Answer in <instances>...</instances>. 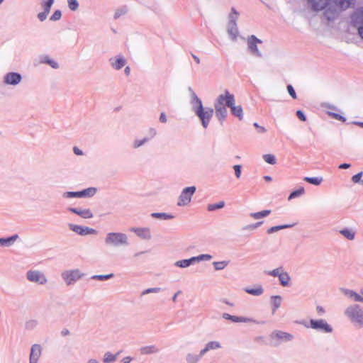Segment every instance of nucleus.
I'll return each instance as SVG.
<instances>
[{"instance_id": "28", "label": "nucleus", "mask_w": 363, "mask_h": 363, "mask_svg": "<svg viewBox=\"0 0 363 363\" xmlns=\"http://www.w3.org/2000/svg\"><path fill=\"white\" fill-rule=\"evenodd\" d=\"M244 291L248 294L256 296H261L264 292V289L261 285H257L255 289L245 288Z\"/></svg>"}, {"instance_id": "15", "label": "nucleus", "mask_w": 363, "mask_h": 363, "mask_svg": "<svg viewBox=\"0 0 363 363\" xmlns=\"http://www.w3.org/2000/svg\"><path fill=\"white\" fill-rule=\"evenodd\" d=\"M22 80L21 74L18 72H9L4 77V83L7 85L16 86Z\"/></svg>"}, {"instance_id": "9", "label": "nucleus", "mask_w": 363, "mask_h": 363, "mask_svg": "<svg viewBox=\"0 0 363 363\" xmlns=\"http://www.w3.org/2000/svg\"><path fill=\"white\" fill-rule=\"evenodd\" d=\"M247 49L250 52V53L255 57H262V54L259 51L257 47L258 43H262V40L259 38H257L255 35H251L248 36L247 40Z\"/></svg>"}, {"instance_id": "57", "label": "nucleus", "mask_w": 363, "mask_h": 363, "mask_svg": "<svg viewBox=\"0 0 363 363\" xmlns=\"http://www.w3.org/2000/svg\"><path fill=\"white\" fill-rule=\"evenodd\" d=\"M286 89H287L289 94L293 99H296L297 98V96H296V91H295L294 87L291 84H289V85H287Z\"/></svg>"}, {"instance_id": "17", "label": "nucleus", "mask_w": 363, "mask_h": 363, "mask_svg": "<svg viewBox=\"0 0 363 363\" xmlns=\"http://www.w3.org/2000/svg\"><path fill=\"white\" fill-rule=\"evenodd\" d=\"M351 22L354 27L357 28L363 27V9H358L351 16Z\"/></svg>"}, {"instance_id": "20", "label": "nucleus", "mask_w": 363, "mask_h": 363, "mask_svg": "<svg viewBox=\"0 0 363 363\" xmlns=\"http://www.w3.org/2000/svg\"><path fill=\"white\" fill-rule=\"evenodd\" d=\"M134 232L140 238L149 240L151 239V231L149 228H132L130 230Z\"/></svg>"}, {"instance_id": "64", "label": "nucleus", "mask_w": 363, "mask_h": 363, "mask_svg": "<svg viewBox=\"0 0 363 363\" xmlns=\"http://www.w3.org/2000/svg\"><path fill=\"white\" fill-rule=\"evenodd\" d=\"M316 311L319 315H322L325 313V309L320 306L316 307Z\"/></svg>"}, {"instance_id": "25", "label": "nucleus", "mask_w": 363, "mask_h": 363, "mask_svg": "<svg viewBox=\"0 0 363 363\" xmlns=\"http://www.w3.org/2000/svg\"><path fill=\"white\" fill-rule=\"evenodd\" d=\"M291 280V277L289 273L286 272L281 271V274L279 277V281L280 284L285 287L289 285V281Z\"/></svg>"}, {"instance_id": "12", "label": "nucleus", "mask_w": 363, "mask_h": 363, "mask_svg": "<svg viewBox=\"0 0 363 363\" xmlns=\"http://www.w3.org/2000/svg\"><path fill=\"white\" fill-rule=\"evenodd\" d=\"M310 326L311 328L323 333H330L333 332V328L323 319H311Z\"/></svg>"}, {"instance_id": "16", "label": "nucleus", "mask_w": 363, "mask_h": 363, "mask_svg": "<svg viewBox=\"0 0 363 363\" xmlns=\"http://www.w3.org/2000/svg\"><path fill=\"white\" fill-rule=\"evenodd\" d=\"M109 62L113 69L120 70L125 65L126 60L122 55H118L115 57H111Z\"/></svg>"}, {"instance_id": "18", "label": "nucleus", "mask_w": 363, "mask_h": 363, "mask_svg": "<svg viewBox=\"0 0 363 363\" xmlns=\"http://www.w3.org/2000/svg\"><path fill=\"white\" fill-rule=\"evenodd\" d=\"M222 318L234 323H257L255 320L250 318L232 315L226 313L222 314Z\"/></svg>"}, {"instance_id": "37", "label": "nucleus", "mask_w": 363, "mask_h": 363, "mask_svg": "<svg viewBox=\"0 0 363 363\" xmlns=\"http://www.w3.org/2000/svg\"><path fill=\"white\" fill-rule=\"evenodd\" d=\"M271 213L270 210H264L259 212L257 213H251L250 214V217L255 218V219H260L262 218L267 217L269 216Z\"/></svg>"}, {"instance_id": "60", "label": "nucleus", "mask_w": 363, "mask_h": 363, "mask_svg": "<svg viewBox=\"0 0 363 363\" xmlns=\"http://www.w3.org/2000/svg\"><path fill=\"white\" fill-rule=\"evenodd\" d=\"M296 116L301 121H306V116H305L304 113L302 111H301V110H298L296 111Z\"/></svg>"}, {"instance_id": "23", "label": "nucleus", "mask_w": 363, "mask_h": 363, "mask_svg": "<svg viewBox=\"0 0 363 363\" xmlns=\"http://www.w3.org/2000/svg\"><path fill=\"white\" fill-rule=\"evenodd\" d=\"M311 4L312 9L315 11H320L326 8L330 0H308Z\"/></svg>"}, {"instance_id": "35", "label": "nucleus", "mask_w": 363, "mask_h": 363, "mask_svg": "<svg viewBox=\"0 0 363 363\" xmlns=\"http://www.w3.org/2000/svg\"><path fill=\"white\" fill-rule=\"evenodd\" d=\"M151 216L154 218H157L160 220H170L174 218V216L166 213H152L151 214Z\"/></svg>"}, {"instance_id": "13", "label": "nucleus", "mask_w": 363, "mask_h": 363, "mask_svg": "<svg viewBox=\"0 0 363 363\" xmlns=\"http://www.w3.org/2000/svg\"><path fill=\"white\" fill-rule=\"evenodd\" d=\"M68 228L70 230H72V231L74 232L75 233H77L79 235H82V236H84V235H96L97 234V231L95 229L91 228H89L86 226H82V225H76V224H73V223H69Z\"/></svg>"}, {"instance_id": "29", "label": "nucleus", "mask_w": 363, "mask_h": 363, "mask_svg": "<svg viewBox=\"0 0 363 363\" xmlns=\"http://www.w3.org/2000/svg\"><path fill=\"white\" fill-rule=\"evenodd\" d=\"M282 298L279 295L272 296L271 297V303L272 304V313L280 307L281 303Z\"/></svg>"}, {"instance_id": "58", "label": "nucleus", "mask_w": 363, "mask_h": 363, "mask_svg": "<svg viewBox=\"0 0 363 363\" xmlns=\"http://www.w3.org/2000/svg\"><path fill=\"white\" fill-rule=\"evenodd\" d=\"M38 325V322L35 320H30L29 321L26 322V327L28 329H33L35 327H36Z\"/></svg>"}, {"instance_id": "52", "label": "nucleus", "mask_w": 363, "mask_h": 363, "mask_svg": "<svg viewBox=\"0 0 363 363\" xmlns=\"http://www.w3.org/2000/svg\"><path fill=\"white\" fill-rule=\"evenodd\" d=\"M62 16V13L60 10H56L53 14L51 16L50 20L52 21H56L60 19Z\"/></svg>"}, {"instance_id": "31", "label": "nucleus", "mask_w": 363, "mask_h": 363, "mask_svg": "<svg viewBox=\"0 0 363 363\" xmlns=\"http://www.w3.org/2000/svg\"><path fill=\"white\" fill-rule=\"evenodd\" d=\"M213 258V257L211 255L208 254H202L196 257H192L189 258L191 264H194L196 262H201V261H208L211 260Z\"/></svg>"}, {"instance_id": "53", "label": "nucleus", "mask_w": 363, "mask_h": 363, "mask_svg": "<svg viewBox=\"0 0 363 363\" xmlns=\"http://www.w3.org/2000/svg\"><path fill=\"white\" fill-rule=\"evenodd\" d=\"M233 169L235 171L236 178L239 179L241 176L242 166L240 164H235L233 166Z\"/></svg>"}, {"instance_id": "55", "label": "nucleus", "mask_w": 363, "mask_h": 363, "mask_svg": "<svg viewBox=\"0 0 363 363\" xmlns=\"http://www.w3.org/2000/svg\"><path fill=\"white\" fill-rule=\"evenodd\" d=\"M127 12V9L125 8L118 9L114 13V18H118L121 15L125 14Z\"/></svg>"}, {"instance_id": "27", "label": "nucleus", "mask_w": 363, "mask_h": 363, "mask_svg": "<svg viewBox=\"0 0 363 363\" xmlns=\"http://www.w3.org/2000/svg\"><path fill=\"white\" fill-rule=\"evenodd\" d=\"M141 354H151L159 352L160 350L155 345L142 347L140 349Z\"/></svg>"}, {"instance_id": "2", "label": "nucleus", "mask_w": 363, "mask_h": 363, "mask_svg": "<svg viewBox=\"0 0 363 363\" xmlns=\"http://www.w3.org/2000/svg\"><path fill=\"white\" fill-rule=\"evenodd\" d=\"M105 244L111 247H126L128 245V235L123 233H108L105 239Z\"/></svg>"}, {"instance_id": "47", "label": "nucleus", "mask_w": 363, "mask_h": 363, "mask_svg": "<svg viewBox=\"0 0 363 363\" xmlns=\"http://www.w3.org/2000/svg\"><path fill=\"white\" fill-rule=\"evenodd\" d=\"M113 276L114 275L112 273L106 274V275H102V274L94 275L91 277V279H95V280L104 281V280H106V279L113 277Z\"/></svg>"}, {"instance_id": "40", "label": "nucleus", "mask_w": 363, "mask_h": 363, "mask_svg": "<svg viewBox=\"0 0 363 363\" xmlns=\"http://www.w3.org/2000/svg\"><path fill=\"white\" fill-rule=\"evenodd\" d=\"M225 206V202L224 201H220L217 203H213V204H209L207 207V209L208 211H216L217 209H220V208H223Z\"/></svg>"}, {"instance_id": "19", "label": "nucleus", "mask_w": 363, "mask_h": 363, "mask_svg": "<svg viewBox=\"0 0 363 363\" xmlns=\"http://www.w3.org/2000/svg\"><path fill=\"white\" fill-rule=\"evenodd\" d=\"M188 91L191 95L190 103L191 104L192 111L194 112L196 110H199L200 107L203 108L201 100L197 96L191 86L188 88Z\"/></svg>"}, {"instance_id": "38", "label": "nucleus", "mask_w": 363, "mask_h": 363, "mask_svg": "<svg viewBox=\"0 0 363 363\" xmlns=\"http://www.w3.org/2000/svg\"><path fill=\"white\" fill-rule=\"evenodd\" d=\"M118 354L119 353L112 354L111 352H107L104 355L103 362L104 363H112L116 360Z\"/></svg>"}, {"instance_id": "63", "label": "nucleus", "mask_w": 363, "mask_h": 363, "mask_svg": "<svg viewBox=\"0 0 363 363\" xmlns=\"http://www.w3.org/2000/svg\"><path fill=\"white\" fill-rule=\"evenodd\" d=\"M159 121L160 123H164L167 122V116H166L165 113L162 112L160 113Z\"/></svg>"}, {"instance_id": "41", "label": "nucleus", "mask_w": 363, "mask_h": 363, "mask_svg": "<svg viewBox=\"0 0 363 363\" xmlns=\"http://www.w3.org/2000/svg\"><path fill=\"white\" fill-rule=\"evenodd\" d=\"M175 265L178 267L186 268L191 265V263L189 259H186L177 261Z\"/></svg>"}, {"instance_id": "1", "label": "nucleus", "mask_w": 363, "mask_h": 363, "mask_svg": "<svg viewBox=\"0 0 363 363\" xmlns=\"http://www.w3.org/2000/svg\"><path fill=\"white\" fill-rule=\"evenodd\" d=\"M344 314L351 323L359 328L363 327V308L359 304L347 306Z\"/></svg>"}, {"instance_id": "50", "label": "nucleus", "mask_w": 363, "mask_h": 363, "mask_svg": "<svg viewBox=\"0 0 363 363\" xmlns=\"http://www.w3.org/2000/svg\"><path fill=\"white\" fill-rule=\"evenodd\" d=\"M149 140L148 138H144L143 140H136L134 141L133 147V148H138L139 147L143 145L145 143Z\"/></svg>"}, {"instance_id": "22", "label": "nucleus", "mask_w": 363, "mask_h": 363, "mask_svg": "<svg viewBox=\"0 0 363 363\" xmlns=\"http://www.w3.org/2000/svg\"><path fill=\"white\" fill-rule=\"evenodd\" d=\"M68 211L81 216L83 218H91L94 216L92 212L88 208L82 209L78 208H69Z\"/></svg>"}, {"instance_id": "7", "label": "nucleus", "mask_w": 363, "mask_h": 363, "mask_svg": "<svg viewBox=\"0 0 363 363\" xmlns=\"http://www.w3.org/2000/svg\"><path fill=\"white\" fill-rule=\"evenodd\" d=\"M225 94H227L226 106L230 108L233 115L238 117L239 120H242L243 118L242 108L241 106H235L234 96L230 94L228 90H225Z\"/></svg>"}, {"instance_id": "33", "label": "nucleus", "mask_w": 363, "mask_h": 363, "mask_svg": "<svg viewBox=\"0 0 363 363\" xmlns=\"http://www.w3.org/2000/svg\"><path fill=\"white\" fill-rule=\"evenodd\" d=\"M294 225L295 224H289V225H281L273 226V227H271L269 229H267V233L268 234H272V233L277 232L280 230H284L286 228H291V227L294 226Z\"/></svg>"}, {"instance_id": "10", "label": "nucleus", "mask_w": 363, "mask_h": 363, "mask_svg": "<svg viewBox=\"0 0 363 363\" xmlns=\"http://www.w3.org/2000/svg\"><path fill=\"white\" fill-rule=\"evenodd\" d=\"M27 279L33 283H37L40 285L45 284L48 281L45 274L38 270H29L26 273Z\"/></svg>"}, {"instance_id": "43", "label": "nucleus", "mask_w": 363, "mask_h": 363, "mask_svg": "<svg viewBox=\"0 0 363 363\" xmlns=\"http://www.w3.org/2000/svg\"><path fill=\"white\" fill-rule=\"evenodd\" d=\"M228 264V261L213 262V265L216 270H222Z\"/></svg>"}, {"instance_id": "11", "label": "nucleus", "mask_w": 363, "mask_h": 363, "mask_svg": "<svg viewBox=\"0 0 363 363\" xmlns=\"http://www.w3.org/2000/svg\"><path fill=\"white\" fill-rule=\"evenodd\" d=\"M270 337L275 340L274 346H278L282 342L291 341L294 339V335L281 330H274L271 333Z\"/></svg>"}, {"instance_id": "4", "label": "nucleus", "mask_w": 363, "mask_h": 363, "mask_svg": "<svg viewBox=\"0 0 363 363\" xmlns=\"http://www.w3.org/2000/svg\"><path fill=\"white\" fill-rule=\"evenodd\" d=\"M238 16L239 13L233 7L228 16V22L227 25L228 34L233 41H235L237 40V37L239 33L237 25Z\"/></svg>"}, {"instance_id": "8", "label": "nucleus", "mask_w": 363, "mask_h": 363, "mask_svg": "<svg viewBox=\"0 0 363 363\" xmlns=\"http://www.w3.org/2000/svg\"><path fill=\"white\" fill-rule=\"evenodd\" d=\"M196 189L194 186L184 188L179 197L177 205L179 206L188 205L191 202V197L196 192Z\"/></svg>"}, {"instance_id": "26", "label": "nucleus", "mask_w": 363, "mask_h": 363, "mask_svg": "<svg viewBox=\"0 0 363 363\" xmlns=\"http://www.w3.org/2000/svg\"><path fill=\"white\" fill-rule=\"evenodd\" d=\"M97 191L96 188L89 187L82 191H79L80 198H90L94 196Z\"/></svg>"}, {"instance_id": "51", "label": "nucleus", "mask_w": 363, "mask_h": 363, "mask_svg": "<svg viewBox=\"0 0 363 363\" xmlns=\"http://www.w3.org/2000/svg\"><path fill=\"white\" fill-rule=\"evenodd\" d=\"M161 291V289L159 287H155V288H149L145 291H143L141 294L142 296H144L147 294L150 293H158Z\"/></svg>"}, {"instance_id": "3", "label": "nucleus", "mask_w": 363, "mask_h": 363, "mask_svg": "<svg viewBox=\"0 0 363 363\" xmlns=\"http://www.w3.org/2000/svg\"><path fill=\"white\" fill-rule=\"evenodd\" d=\"M227 94H220L218 96L214 102V108L216 111V116L218 118L220 124L225 120L228 115V110L224 106L226 105Z\"/></svg>"}, {"instance_id": "59", "label": "nucleus", "mask_w": 363, "mask_h": 363, "mask_svg": "<svg viewBox=\"0 0 363 363\" xmlns=\"http://www.w3.org/2000/svg\"><path fill=\"white\" fill-rule=\"evenodd\" d=\"M330 115L332 116V117L336 120L345 122L346 121L345 118L338 113H330Z\"/></svg>"}, {"instance_id": "44", "label": "nucleus", "mask_w": 363, "mask_h": 363, "mask_svg": "<svg viewBox=\"0 0 363 363\" xmlns=\"http://www.w3.org/2000/svg\"><path fill=\"white\" fill-rule=\"evenodd\" d=\"M65 199L80 198L79 191H66L62 194Z\"/></svg>"}, {"instance_id": "14", "label": "nucleus", "mask_w": 363, "mask_h": 363, "mask_svg": "<svg viewBox=\"0 0 363 363\" xmlns=\"http://www.w3.org/2000/svg\"><path fill=\"white\" fill-rule=\"evenodd\" d=\"M43 348L39 344H34L31 346L29 363H38L39 359L42 355Z\"/></svg>"}, {"instance_id": "49", "label": "nucleus", "mask_w": 363, "mask_h": 363, "mask_svg": "<svg viewBox=\"0 0 363 363\" xmlns=\"http://www.w3.org/2000/svg\"><path fill=\"white\" fill-rule=\"evenodd\" d=\"M186 359L188 363H196L199 361V356L193 354H188Z\"/></svg>"}, {"instance_id": "21", "label": "nucleus", "mask_w": 363, "mask_h": 363, "mask_svg": "<svg viewBox=\"0 0 363 363\" xmlns=\"http://www.w3.org/2000/svg\"><path fill=\"white\" fill-rule=\"evenodd\" d=\"M340 291L353 301L363 303V297H362L359 294H357L353 290L345 288H340Z\"/></svg>"}, {"instance_id": "46", "label": "nucleus", "mask_w": 363, "mask_h": 363, "mask_svg": "<svg viewBox=\"0 0 363 363\" xmlns=\"http://www.w3.org/2000/svg\"><path fill=\"white\" fill-rule=\"evenodd\" d=\"M263 159L267 163H268L269 164H276V162H277L274 155H271V154L264 155Z\"/></svg>"}, {"instance_id": "32", "label": "nucleus", "mask_w": 363, "mask_h": 363, "mask_svg": "<svg viewBox=\"0 0 363 363\" xmlns=\"http://www.w3.org/2000/svg\"><path fill=\"white\" fill-rule=\"evenodd\" d=\"M354 0H334V3L336 6H339L341 9H347L352 4H353Z\"/></svg>"}, {"instance_id": "42", "label": "nucleus", "mask_w": 363, "mask_h": 363, "mask_svg": "<svg viewBox=\"0 0 363 363\" xmlns=\"http://www.w3.org/2000/svg\"><path fill=\"white\" fill-rule=\"evenodd\" d=\"M206 347L207 350L209 351V350H211L219 349V348L221 347V345H220L219 342L211 341V342H208L206 345Z\"/></svg>"}, {"instance_id": "62", "label": "nucleus", "mask_w": 363, "mask_h": 363, "mask_svg": "<svg viewBox=\"0 0 363 363\" xmlns=\"http://www.w3.org/2000/svg\"><path fill=\"white\" fill-rule=\"evenodd\" d=\"M254 126L258 129L259 133H264L267 131L264 127L259 125L257 123H254Z\"/></svg>"}, {"instance_id": "5", "label": "nucleus", "mask_w": 363, "mask_h": 363, "mask_svg": "<svg viewBox=\"0 0 363 363\" xmlns=\"http://www.w3.org/2000/svg\"><path fill=\"white\" fill-rule=\"evenodd\" d=\"M84 276L79 269L67 270L62 273V278L67 286L74 284L78 280Z\"/></svg>"}, {"instance_id": "61", "label": "nucleus", "mask_w": 363, "mask_h": 363, "mask_svg": "<svg viewBox=\"0 0 363 363\" xmlns=\"http://www.w3.org/2000/svg\"><path fill=\"white\" fill-rule=\"evenodd\" d=\"M49 13L48 12H45V11H43V12H40L38 14V18H39V20L40 21H45L46 18H47V16L48 15Z\"/></svg>"}, {"instance_id": "54", "label": "nucleus", "mask_w": 363, "mask_h": 363, "mask_svg": "<svg viewBox=\"0 0 363 363\" xmlns=\"http://www.w3.org/2000/svg\"><path fill=\"white\" fill-rule=\"evenodd\" d=\"M281 271H283L281 267L277 268V269H273L272 271H269L268 272V274H269L270 276H272L274 277H279L280 274H281Z\"/></svg>"}, {"instance_id": "34", "label": "nucleus", "mask_w": 363, "mask_h": 363, "mask_svg": "<svg viewBox=\"0 0 363 363\" xmlns=\"http://www.w3.org/2000/svg\"><path fill=\"white\" fill-rule=\"evenodd\" d=\"M40 62L49 65L53 69H57L59 67L58 63L51 59L47 55L41 57Z\"/></svg>"}, {"instance_id": "56", "label": "nucleus", "mask_w": 363, "mask_h": 363, "mask_svg": "<svg viewBox=\"0 0 363 363\" xmlns=\"http://www.w3.org/2000/svg\"><path fill=\"white\" fill-rule=\"evenodd\" d=\"M362 174H363V172H360L357 173V174L354 175L352 177V182L361 184V181L362 180V179H361Z\"/></svg>"}, {"instance_id": "48", "label": "nucleus", "mask_w": 363, "mask_h": 363, "mask_svg": "<svg viewBox=\"0 0 363 363\" xmlns=\"http://www.w3.org/2000/svg\"><path fill=\"white\" fill-rule=\"evenodd\" d=\"M68 7L71 11H75L79 8L77 0H67Z\"/></svg>"}, {"instance_id": "36", "label": "nucleus", "mask_w": 363, "mask_h": 363, "mask_svg": "<svg viewBox=\"0 0 363 363\" xmlns=\"http://www.w3.org/2000/svg\"><path fill=\"white\" fill-rule=\"evenodd\" d=\"M340 233L349 240H353L354 239L355 233L352 230L345 228L341 230Z\"/></svg>"}, {"instance_id": "45", "label": "nucleus", "mask_w": 363, "mask_h": 363, "mask_svg": "<svg viewBox=\"0 0 363 363\" xmlns=\"http://www.w3.org/2000/svg\"><path fill=\"white\" fill-rule=\"evenodd\" d=\"M304 191H304L303 187H301V188H299V189H297V190L293 191L290 194V195H289V200H291V199H294V198H296V197H298V196H301V195L303 194H304Z\"/></svg>"}, {"instance_id": "30", "label": "nucleus", "mask_w": 363, "mask_h": 363, "mask_svg": "<svg viewBox=\"0 0 363 363\" xmlns=\"http://www.w3.org/2000/svg\"><path fill=\"white\" fill-rule=\"evenodd\" d=\"M323 15L328 21H331L336 18L337 16V12L335 9L328 8L325 10Z\"/></svg>"}, {"instance_id": "39", "label": "nucleus", "mask_w": 363, "mask_h": 363, "mask_svg": "<svg viewBox=\"0 0 363 363\" xmlns=\"http://www.w3.org/2000/svg\"><path fill=\"white\" fill-rule=\"evenodd\" d=\"M303 180L309 184L318 186L319 185L322 181V177H306L303 178Z\"/></svg>"}, {"instance_id": "6", "label": "nucleus", "mask_w": 363, "mask_h": 363, "mask_svg": "<svg viewBox=\"0 0 363 363\" xmlns=\"http://www.w3.org/2000/svg\"><path fill=\"white\" fill-rule=\"evenodd\" d=\"M196 116L201 121L202 126L206 128L209 124L211 118L213 115V109L212 108H201L194 111Z\"/></svg>"}, {"instance_id": "24", "label": "nucleus", "mask_w": 363, "mask_h": 363, "mask_svg": "<svg viewBox=\"0 0 363 363\" xmlns=\"http://www.w3.org/2000/svg\"><path fill=\"white\" fill-rule=\"evenodd\" d=\"M18 238V235L17 234L13 235L8 238H0V246L9 247L13 245Z\"/></svg>"}]
</instances>
